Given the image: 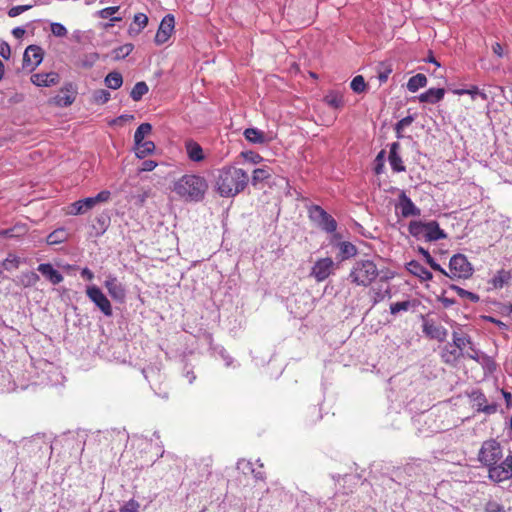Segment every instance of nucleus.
<instances>
[{
  "label": "nucleus",
  "instance_id": "f257e3e1",
  "mask_svg": "<svg viewBox=\"0 0 512 512\" xmlns=\"http://www.w3.org/2000/svg\"><path fill=\"white\" fill-rule=\"evenodd\" d=\"M248 183V174L233 165L223 166L214 176V189L224 198L235 197L247 187Z\"/></svg>",
  "mask_w": 512,
  "mask_h": 512
},
{
  "label": "nucleus",
  "instance_id": "f03ea898",
  "mask_svg": "<svg viewBox=\"0 0 512 512\" xmlns=\"http://www.w3.org/2000/svg\"><path fill=\"white\" fill-rule=\"evenodd\" d=\"M208 189L206 179L200 175L188 174L174 184V192L186 201H201Z\"/></svg>",
  "mask_w": 512,
  "mask_h": 512
},
{
  "label": "nucleus",
  "instance_id": "7ed1b4c3",
  "mask_svg": "<svg viewBox=\"0 0 512 512\" xmlns=\"http://www.w3.org/2000/svg\"><path fill=\"white\" fill-rule=\"evenodd\" d=\"M379 274L380 272L372 260L360 259L353 264L347 279L356 286L368 287Z\"/></svg>",
  "mask_w": 512,
  "mask_h": 512
},
{
  "label": "nucleus",
  "instance_id": "20e7f679",
  "mask_svg": "<svg viewBox=\"0 0 512 512\" xmlns=\"http://www.w3.org/2000/svg\"><path fill=\"white\" fill-rule=\"evenodd\" d=\"M473 266L464 254H455L449 261V272L445 276L451 279H468L473 274Z\"/></svg>",
  "mask_w": 512,
  "mask_h": 512
},
{
  "label": "nucleus",
  "instance_id": "39448f33",
  "mask_svg": "<svg viewBox=\"0 0 512 512\" xmlns=\"http://www.w3.org/2000/svg\"><path fill=\"white\" fill-rule=\"evenodd\" d=\"M502 458L500 443L494 439L487 440L482 444L479 452V461L489 467L498 463Z\"/></svg>",
  "mask_w": 512,
  "mask_h": 512
},
{
  "label": "nucleus",
  "instance_id": "423d86ee",
  "mask_svg": "<svg viewBox=\"0 0 512 512\" xmlns=\"http://www.w3.org/2000/svg\"><path fill=\"white\" fill-rule=\"evenodd\" d=\"M309 216L321 229L328 233L334 232L337 228L335 219L318 205L309 209Z\"/></svg>",
  "mask_w": 512,
  "mask_h": 512
},
{
  "label": "nucleus",
  "instance_id": "0eeeda50",
  "mask_svg": "<svg viewBox=\"0 0 512 512\" xmlns=\"http://www.w3.org/2000/svg\"><path fill=\"white\" fill-rule=\"evenodd\" d=\"M86 294L105 316H112L111 303L99 287L95 285L88 286Z\"/></svg>",
  "mask_w": 512,
  "mask_h": 512
},
{
  "label": "nucleus",
  "instance_id": "6e6552de",
  "mask_svg": "<svg viewBox=\"0 0 512 512\" xmlns=\"http://www.w3.org/2000/svg\"><path fill=\"white\" fill-rule=\"evenodd\" d=\"M489 477L495 482H502L512 477V455H508L500 464L489 466Z\"/></svg>",
  "mask_w": 512,
  "mask_h": 512
},
{
  "label": "nucleus",
  "instance_id": "1a4fd4ad",
  "mask_svg": "<svg viewBox=\"0 0 512 512\" xmlns=\"http://www.w3.org/2000/svg\"><path fill=\"white\" fill-rule=\"evenodd\" d=\"M334 262L331 258H321L315 262L311 270V276H313L317 282L326 280L333 272Z\"/></svg>",
  "mask_w": 512,
  "mask_h": 512
},
{
  "label": "nucleus",
  "instance_id": "9d476101",
  "mask_svg": "<svg viewBox=\"0 0 512 512\" xmlns=\"http://www.w3.org/2000/svg\"><path fill=\"white\" fill-rule=\"evenodd\" d=\"M175 27V18L172 14H167L161 21L155 35V43L162 45L171 37Z\"/></svg>",
  "mask_w": 512,
  "mask_h": 512
},
{
  "label": "nucleus",
  "instance_id": "9b49d317",
  "mask_svg": "<svg viewBox=\"0 0 512 512\" xmlns=\"http://www.w3.org/2000/svg\"><path fill=\"white\" fill-rule=\"evenodd\" d=\"M395 208L396 210H400V214L403 218L421 215V210L412 202V200L403 191L399 195L398 202L396 203Z\"/></svg>",
  "mask_w": 512,
  "mask_h": 512
},
{
  "label": "nucleus",
  "instance_id": "f8f14e48",
  "mask_svg": "<svg viewBox=\"0 0 512 512\" xmlns=\"http://www.w3.org/2000/svg\"><path fill=\"white\" fill-rule=\"evenodd\" d=\"M43 60V50L37 45H30L23 55V66L34 70Z\"/></svg>",
  "mask_w": 512,
  "mask_h": 512
},
{
  "label": "nucleus",
  "instance_id": "ddd939ff",
  "mask_svg": "<svg viewBox=\"0 0 512 512\" xmlns=\"http://www.w3.org/2000/svg\"><path fill=\"white\" fill-rule=\"evenodd\" d=\"M104 286L114 300L119 302L124 301L126 296L125 287L114 275H108L106 277Z\"/></svg>",
  "mask_w": 512,
  "mask_h": 512
},
{
  "label": "nucleus",
  "instance_id": "4468645a",
  "mask_svg": "<svg viewBox=\"0 0 512 512\" xmlns=\"http://www.w3.org/2000/svg\"><path fill=\"white\" fill-rule=\"evenodd\" d=\"M470 399L473 402V406L476 407L478 412H483L487 415H491L497 412V403L487 404L486 396L479 390L473 391L470 394Z\"/></svg>",
  "mask_w": 512,
  "mask_h": 512
},
{
  "label": "nucleus",
  "instance_id": "2eb2a0df",
  "mask_svg": "<svg viewBox=\"0 0 512 512\" xmlns=\"http://www.w3.org/2000/svg\"><path fill=\"white\" fill-rule=\"evenodd\" d=\"M77 90L73 83H66L60 91V94L54 97V103L60 107L70 106L76 98Z\"/></svg>",
  "mask_w": 512,
  "mask_h": 512
},
{
  "label": "nucleus",
  "instance_id": "dca6fc26",
  "mask_svg": "<svg viewBox=\"0 0 512 512\" xmlns=\"http://www.w3.org/2000/svg\"><path fill=\"white\" fill-rule=\"evenodd\" d=\"M384 279L386 280L388 277L382 276L380 281L369 291L373 305L383 301L386 297H390L391 295L390 286L387 282L384 281Z\"/></svg>",
  "mask_w": 512,
  "mask_h": 512
},
{
  "label": "nucleus",
  "instance_id": "f3484780",
  "mask_svg": "<svg viewBox=\"0 0 512 512\" xmlns=\"http://www.w3.org/2000/svg\"><path fill=\"white\" fill-rule=\"evenodd\" d=\"M25 447L30 453H49V455L52 454V446L49 444V442L45 439L44 436L36 435L32 437L31 439L27 440L25 443Z\"/></svg>",
  "mask_w": 512,
  "mask_h": 512
},
{
  "label": "nucleus",
  "instance_id": "a211bd4d",
  "mask_svg": "<svg viewBox=\"0 0 512 512\" xmlns=\"http://www.w3.org/2000/svg\"><path fill=\"white\" fill-rule=\"evenodd\" d=\"M59 79V74L56 72L37 73L31 76L32 83L40 87H50L56 85L59 82Z\"/></svg>",
  "mask_w": 512,
  "mask_h": 512
},
{
  "label": "nucleus",
  "instance_id": "6ab92c4d",
  "mask_svg": "<svg viewBox=\"0 0 512 512\" xmlns=\"http://www.w3.org/2000/svg\"><path fill=\"white\" fill-rule=\"evenodd\" d=\"M400 144L399 142H393L390 145L389 151V163L394 172H404L406 167L403 164L402 158L399 155Z\"/></svg>",
  "mask_w": 512,
  "mask_h": 512
},
{
  "label": "nucleus",
  "instance_id": "aec40b11",
  "mask_svg": "<svg viewBox=\"0 0 512 512\" xmlns=\"http://www.w3.org/2000/svg\"><path fill=\"white\" fill-rule=\"evenodd\" d=\"M185 151L189 160L192 162H202L205 160L203 148L196 141L189 139L185 142Z\"/></svg>",
  "mask_w": 512,
  "mask_h": 512
},
{
  "label": "nucleus",
  "instance_id": "412c9836",
  "mask_svg": "<svg viewBox=\"0 0 512 512\" xmlns=\"http://www.w3.org/2000/svg\"><path fill=\"white\" fill-rule=\"evenodd\" d=\"M424 227V239L426 241H437L447 237L446 233L439 227L436 221L425 222Z\"/></svg>",
  "mask_w": 512,
  "mask_h": 512
},
{
  "label": "nucleus",
  "instance_id": "4be33fe9",
  "mask_svg": "<svg viewBox=\"0 0 512 512\" xmlns=\"http://www.w3.org/2000/svg\"><path fill=\"white\" fill-rule=\"evenodd\" d=\"M423 332L430 338L440 342L444 341L447 337V330L444 327L435 325L430 321H424Z\"/></svg>",
  "mask_w": 512,
  "mask_h": 512
},
{
  "label": "nucleus",
  "instance_id": "5701e85b",
  "mask_svg": "<svg viewBox=\"0 0 512 512\" xmlns=\"http://www.w3.org/2000/svg\"><path fill=\"white\" fill-rule=\"evenodd\" d=\"M512 280V272L510 270L500 269L488 281L493 289H502Z\"/></svg>",
  "mask_w": 512,
  "mask_h": 512
},
{
  "label": "nucleus",
  "instance_id": "b1692460",
  "mask_svg": "<svg viewBox=\"0 0 512 512\" xmlns=\"http://www.w3.org/2000/svg\"><path fill=\"white\" fill-rule=\"evenodd\" d=\"M37 270L54 285L63 281L62 274L58 270L54 269L50 263L40 264Z\"/></svg>",
  "mask_w": 512,
  "mask_h": 512
},
{
  "label": "nucleus",
  "instance_id": "393cba45",
  "mask_svg": "<svg viewBox=\"0 0 512 512\" xmlns=\"http://www.w3.org/2000/svg\"><path fill=\"white\" fill-rule=\"evenodd\" d=\"M28 233L26 224L17 223L14 226L0 230V238L6 239H20Z\"/></svg>",
  "mask_w": 512,
  "mask_h": 512
},
{
  "label": "nucleus",
  "instance_id": "a878e982",
  "mask_svg": "<svg viewBox=\"0 0 512 512\" xmlns=\"http://www.w3.org/2000/svg\"><path fill=\"white\" fill-rule=\"evenodd\" d=\"M407 270L413 275L419 277L423 281L432 280V273L421 265L418 261L412 260L407 264Z\"/></svg>",
  "mask_w": 512,
  "mask_h": 512
},
{
  "label": "nucleus",
  "instance_id": "bb28decb",
  "mask_svg": "<svg viewBox=\"0 0 512 512\" xmlns=\"http://www.w3.org/2000/svg\"><path fill=\"white\" fill-rule=\"evenodd\" d=\"M110 195L111 193L109 191L103 190L94 197L81 199L85 212L94 208L99 203L107 202L110 199Z\"/></svg>",
  "mask_w": 512,
  "mask_h": 512
},
{
  "label": "nucleus",
  "instance_id": "cd10ccee",
  "mask_svg": "<svg viewBox=\"0 0 512 512\" xmlns=\"http://www.w3.org/2000/svg\"><path fill=\"white\" fill-rule=\"evenodd\" d=\"M445 90L443 88H430L426 92L419 95V101L424 103L435 104L443 99Z\"/></svg>",
  "mask_w": 512,
  "mask_h": 512
},
{
  "label": "nucleus",
  "instance_id": "c85d7f7f",
  "mask_svg": "<svg viewBox=\"0 0 512 512\" xmlns=\"http://www.w3.org/2000/svg\"><path fill=\"white\" fill-rule=\"evenodd\" d=\"M134 145L135 154L138 158H145L155 150L154 142L149 140H142L139 143H134Z\"/></svg>",
  "mask_w": 512,
  "mask_h": 512
},
{
  "label": "nucleus",
  "instance_id": "c756f323",
  "mask_svg": "<svg viewBox=\"0 0 512 512\" xmlns=\"http://www.w3.org/2000/svg\"><path fill=\"white\" fill-rule=\"evenodd\" d=\"M243 134L246 140L251 143L263 144L266 142L265 133L257 128H247Z\"/></svg>",
  "mask_w": 512,
  "mask_h": 512
},
{
  "label": "nucleus",
  "instance_id": "7c9ffc66",
  "mask_svg": "<svg viewBox=\"0 0 512 512\" xmlns=\"http://www.w3.org/2000/svg\"><path fill=\"white\" fill-rule=\"evenodd\" d=\"M271 175L272 169L267 166L254 169L252 173L251 184L253 186H257L259 183H262L269 179Z\"/></svg>",
  "mask_w": 512,
  "mask_h": 512
},
{
  "label": "nucleus",
  "instance_id": "2f4dec72",
  "mask_svg": "<svg viewBox=\"0 0 512 512\" xmlns=\"http://www.w3.org/2000/svg\"><path fill=\"white\" fill-rule=\"evenodd\" d=\"M237 469L246 472H251L255 479L257 480H264L265 474L262 471H257L253 468V464L251 461H247L244 459H241L237 462Z\"/></svg>",
  "mask_w": 512,
  "mask_h": 512
},
{
  "label": "nucleus",
  "instance_id": "473e14b6",
  "mask_svg": "<svg viewBox=\"0 0 512 512\" xmlns=\"http://www.w3.org/2000/svg\"><path fill=\"white\" fill-rule=\"evenodd\" d=\"M461 356H463V353L460 352L457 348H455L451 344L446 345L442 352V358H443L444 362H446V363H454Z\"/></svg>",
  "mask_w": 512,
  "mask_h": 512
},
{
  "label": "nucleus",
  "instance_id": "72a5a7b5",
  "mask_svg": "<svg viewBox=\"0 0 512 512\" xmlns=\"http://www.w3.org/2000/svg\"><path fill=\"white\" fill-rule=\"evenodd\" d=\"M324 102L332 108L338 109L343 106V95L338 91H330L325 97Z\"/></svg>",
  "mask_w": 512,
  "mask_h": 512
},
{
  "label": "nucleus",
  "instance_id": "f704fd0d",
  "mask_svg": "<svg viewBox=\"0 0 512 512\" xmlns=\"http://www.w3.org/2000/svg\"><path fill=\"white\" fill-rule=\"evenodd\" d=\"M427 84V78L424 74H416L412 76L407 83V89L410 92H416L419 88L425 87Z\"/></svg>",
  "mask_w": 512,
  "mask_h": 512
},
{
  "label": "nucleus",
  "instance_id": "c9c22d12",
  "mask_svg": "<svg viewBox=\"0 0 512 512\" xmlns=\"http://www.w3.org/2000/svg\"><path fill=\"white\" fill-rule=\"evenodd\" d=\"M67 237L68 233L66 232V230L64 228H58L47 236L46 241L49 245H55L63 243L64 241H66Z\"/></svg>",
  "mask_w": 512,
  "mask_h": 512
},
{
  "label": "nucleus",
  "instance_id": "e433bc0d",
  "mask_svg": "<svg viewBox=\"0 0 512 512\" xmlns=\"http://www.w3.org/2000/svg\"><path fill=\"white\" fill-rule=\"evenodd\" d=\"M338 248L342 260L349 259L357 254V248L351 242H340Z\"/></svg>",
  "mask_w": 512,
  "mask_h": 512
},
{
  "label": "nucleus",
  "instance_id": "4c0bfd02",
  "mask_svg": "<svg viewBox=\"0 0 512 512\" xmlns=\"http://www.w3.org/2000/svg\"><path fill=\"white\" fill-rule=\"evenodd\" d=\"M106 86L111 89H119L123 84L122 75L119 72H110L104 80Z\"/></svg>",
  "mask_w": 512,
  "mask_h": 512
},
{
  "label": "nucleus",
  "instance_id": "58836bf2",
  "mask_svg": "<svg viewBox=\"0 0 512 512\" xmlns=\"http://www.w3.org/2000/svg\"><path fill=\"white\" fill-rule=\"evenodd\" d=\"M418 253H420L425 261L427 262V264L435 271H438L442 274H446V270L443 269L438 263L435 262V260L432 258V256L430 255L429 251L426 250L425 248L419 246L418 249H417Z\"/></svg>",
  "mask_w": 512,
  "mask_h": 512
},
{
  "label": "nucleus",
  "instance_id": "ea45409f",
  "mask_svg": "<svg viewBox=\"0 0 512 512\" xmlns=\"http://www.w3.org/2000/svg\"><path fill=\"white\" fill-rule=\"evenodd\" d=\"M148 86L145 82H137L130 92V97L134 101H140L142 97L148 92Z\"/></svg>",
  "mask_w": 512,
  "mask_h": 512
},
{
  "label": "nucleus",
  "instance_id": "a19ab883",
  "mask_svg": "<svg viewBox=\"0 0 512 512\" xmlns=\"http://www.w3.org/2000/svg\"><path fill=\"white\" fill-rule=\"evenodd\" d=\"M450 290L455 291L459 297L462 299H468L470 302L477 303L480 300L479 295L467 291L459 286L451 285Z\"/></svg>",
  "mask_w": 512,
  "mask_h": 512
},
{
  "label": "nucleus",
  "instance_id": "79ce46f5",
  "mask_svg": "<svg viewBox=\"0 0 512 512\" xmlns=\"http://www.w3.org/2000/svg\"><path fill=\"white\" fill-rule=\"evenodd\" d=\"M409 233L418 239H424L425 227L424 222L421 221H411L408 226Z\"/></svg>",
  "mask_w": 512,
  "mask_h": 512
},
{
  "label": "nucleus",
  "instance_id": "37998d69",
  "mask_svg": "<svg viewBox=\"0 0 512 512\" xmlns=\"http://www.w3.org/2000/svg\"><path fill=\"white\" fill-rule=\"evenodd\" d=\"M151 131L152 125L150 123L140 124L134 134V143H139L144 140L145 136L149 135Z\"/></svg>",
  "mask_w": 512,
  "mask_h": 512
},
{
  "label": "nucleus",
  "instance_id": "c03bdc74",
  "mask_svg": "<svg viewBox=\"0 0 512 512\" xmlns=\"http://www.w3.org/2000/svg\"><path fill=\"white\" fill-rule=\"evenodd\" d=\"M20 258L15 254L9 253L7 257L2 262V267L7 270H15L19 267Z\"/></svg>",
  "mask_w": 512,
  "mask_h": 512
},
{
  "label": "nucleus",
  "instance_id": "a18cd8bd",
  "mask_svg": "<svg viewBox=\"0 0 512 512\" xmlns=\"http://www.w3.org/2000/svg\"><path fill=\"white\" fill-rule=\"evenodd\" d=\"M133 48L134 46L130 43L119 46L113 50V58L116 60L124 59L133 51Z\"/></svg>",
  "mask_w": 512,
  "mask_h": 512
},
{
  "label": "nucleus",
  "instance_id": "49530a36",
  "mask_svg": "<svg viewBox=\"0 0 512 512\" xmlns=\"http://www.w3.org/2000/svg\"><path fill=\"white\" fill-rule=\"evenodd\" d=\"M453 92L457 95L468 94L472 99H475L476 96H480L483 100L487 99L486 93L481 92L477 86H472L469 89H456Z\"/></svg>",
  "mask_w": 512,
  "mask_h": 512
},
{
  "label": "nucleus",
  "instance_id": "de8ad7c7",
  "mask_svg": "<svg viewBox=\"0 0 512 512\" xmlns=\"http://www.w3.org/2000/svg\"><path fill=\"white\" fill-rule=\"evenodd\" d=\"M95 221L97 225H94V228L97 230V234L101 235L107 230L110 218L107 215L102 214L96 217Z\"/></svg>",
  "mask_w": 512,
  "mask_h": 512
},
{
  "label": "nucleus",
  "instance_id": "09e8293b",
  "mask_svg": "<svg viewBox=\"0 0 512 512\" xmlns=\"http://www.w3.org/2000/svg\"><path fill=\"white\" fill-rule=\"evenodd\" d=\"M414 121V117L413 116H406L404 118H402L400 121H398L395 125V131H396V136L398 139L402 138L403 135H402V131L410 126L412 124V122Z\"/></svg>",
  "mask_w": 512,
  "mask_h": 512
},
{
  "label": "nucleus",
  "instance_id": "8fccbe9b",
  "mask_svg": "<svg viewBox=\"0 0 512 512\" xmlns=\"http://www.w3.org/2000/svg\"><path fill=\"white\" fill-rule=\"evenodd\" d=\"M350 87L355 93L364 92L366 90L364 77L361 75L355 76L351 81Z\"/></svg>",
  "mask_w": 512,
  "mask_h": 512
},
{
  "label": "nucleus",
  "instance_id": "3c124183",
  "mask_svg": "<svg viewBox=\"0 0 512 512\" xmlns=\"http://www.w3.org/2000/svg\"><path fill=\"white\" fill-rule=\"evenodd\" d=\"M110 92L105 89H99L93 93V101L96 104H105L110 100Z\"/></svg>",
  "mask_w": 512,
  "mask_h": 512
},
{
  "label": "nucleus",
  "instance_id": "603ef678",
  "mask_svg": "<svg viewBox=\"0 0 512 512\" xmlns=\"http://www.w3.org/2000/svg\"><path fill=\"white\" fill-rule=\"evenodd\" d=\"M453 343L454 347L457 348L460 352H462L466 345L472 344L469 337L460 336L456 332L453 333Z\"/></svg>",
  "mask_w": 512,
  "mask_h": 512
},
{
  "label": "nucleus",
  "instance_id": "864d4df0",
  "mask_svg": "<svg viewBox=\"0 0 512 512\" xmlns=\"http://www.w3.org/2000/svg\"><path fill=\"white\" fill-rule=\"evenodd\" d=\"M38 281V274L32 271L23 273L21 276V282L25 287L34 286Z\"/></svg>",
  "mask_w": 512,
  "mask_h": 512
},
{
  "label": "nucleus",
  "instance_id": "5fc2aeb1",
  "mask_svg": "<svg viewBox=\"0 0 512 512\" xmlns=\"http://www.w3.org/2000/svg\"><path fill=\"white\" fill-rule=\"evenodd\" d=\"M412 306L410 301H402V302H396L392 303L390 305V313L395 315L401 311H407Z\"/></svg>",
  "mask_w": 512,
  "mask_h": 512
},
{
  "label": "nucleus",
  "instance_id": "6e6d98bb",
  "mask_svg": "<svg viewBox=\"0 0 512 512\" xmlns=\"http://www.w3.org/2000/svg\"><path fill=\"white\" fill-rule=\"evenodd\" d=\"M33 6H34V4H32V3L14 6L8 10L7 14L9 17L14 18V17H17L18 15L22 14L23 12L30 10Z\"/></svg>",
  "mask_w": 512,
  "mask_h": 512
},
{
  "label": "nucleus",
  "instance_id": "4d7b16f0",
  "mask_svg": "<svg viewBox=\"0 0 512 512\" xmlns=\"http://www.w3.org/2000/svg\"><path fill=\"white\" fill-rule=\"evenodd\" d=\"M50 27L52 34L56 37H65L68 34L66 27L61 23L52 22Z\"/></svg>",
  "mask_w": 512,
  "mask_h": 512
},
{
  "label": "nucleus",
  "instance_id": "13d9d810",
  "mask_svg": "<svg viewBox=\"0 0 512 512\" xmlns=\"http://www.w3.org/2000/svg\"><path fill=\"white\" fill-rule=\"evenodd\" d=\"M480 363L483 365V367L489 372L493 373L496 370V364L493 361V359L487 355L481 356Z\"/></svg>",
  "mask_w": 512,
  "mask_h": 512
},
{
  "label": "nucleus",
  "instance_id": "bf43d9fd",
  "mask_svg": "<svg viewBox=\"0 0 512 512\" xmlns=\"http://www.w3.org/2000/svg\"><path fill=\"white\" fill-rule=\"evenodd\" d=\"M134 24L139 27V31L144 29L148 24V17L144 13H137L134 15Z\"/></svg>",
  "mask_w": 512,
  "mask_h": 512
},
{
  "label": "nucleus",
  "instance_id": "052dcab7",
  "mask_svg": "<svg viewBox=\"0 0 512 512\" xmlns=\"http://www.w3.org/2000/svg\"><path fill=\"white\" fill-rule=\"evenodd\" d=\"M85 213V210L83 208V204L81 200L75 201L69 206L68 214L70 215H80Z\"/></svg>",
  "mask_w": 512,
  "mask_h": 512
},
{
  "label": "nucleus",
  "instance_id": "680f3d73",
  "mask_svg": "<svg viewBox=\"0 0 512 512\" xmlns=\"http://www.w3.org/2000/svg\"><path fill=\"white\" fill-rule=\"evenodd\" d=\"M139 507V503L131 499L120 509V512H139Z\"/></svg>",
  "mask_w": 512,
  "mask_h": 512
},
{
  "label": "nucleus",
  "instance_id": "e2e57ef3",
  "mask_svg": "<svg viewBox=\"0 0 512 512\" xmlns=\"http://www.w3.org/2000/svg\"><path fill=\"white\" fill-rule=\"evenodd\" d=\"M119 8H120L119 6L107 7V8L100 10L98 12V14L101 18L106 19V18L114 15L115 13H117Z\"/></svg>",
  "mask_w": 512,
  "mask_h": 512
},
{
  "label": "nucleus",
  "instance_id": "0e129e2a",
  "mask_svg": "<svg viewBox=\"0 0 512 512\" xmlns=\"http://www.w3.org/2000/svg\"><path fill=\"white\" fill-rule=\"evenodd\" d=\"M485 512H505V509L501 504L490 501L486 504Z\"/></svg>",
  "mask_w": 512,
  "mask_h": 512
},
{
  "label": "nucleus",
  "instance_id": "69168bd1",
  "mask_svg": "<svg viewBox=\"0 0 512 512\" xmlns=\"http://www.w3.org/2000/svg\"><path fill=\"white\" fill-rule=\"evenodd\" d=\"M0 55L4 59H9V57L11 55L10 46H9V44L6 41L0 40Z\"/></svg>",
  "mask_w": 512,
  "mask_h": 512
},
{
  "label": "nucleus",
  "instance_id": "338daca9",
  "mask_svg": "<svg viewBox=\"0 0 512 512\" xmlns=\"http://www.w3.org/2000/svg\"><path fill=\"white\" fill-rule=\"evenodd\" d=\"M484 355L482 352L476 350L475 348L473 347H470V351H467L466 352V356L470 359H473L477 362L480 363L481 361V356Z\"/></svg>",
  "mask_w": 512,
  "mask_h": 512
},
{
  "label": "nucleus",
  "instance_id": "774afa93",
  "mask_svg": "<svg viewBox=\"0 0 512 512\" xmlns=\"http://www.w3.org/2000/svg\"><path fill=\"white\" fill-rule=\"evenodd\" d=\"M157 166V163L153 160H145L143 163H142V166H141V171H152L156 168Z\"/></svg>",
  "mask_w": 512,
  "mask_h": 512
}]
</instances>
